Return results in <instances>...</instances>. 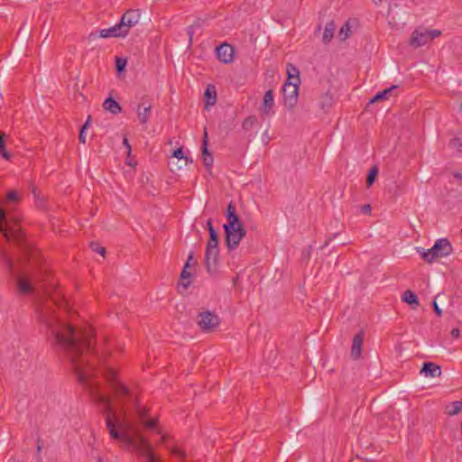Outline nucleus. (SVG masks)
Listing matches in <instances>:
<instances>
[{"instance_id":"1","label":"nucleus","mask_w":462,"mask_h":462,"mask_svg":"<svg viewBox=\"0 0 462 462\" xmlns=\"http://www.w3.org/2000/svg\"><path fill=\"white\" fill-rule=\"evenodd\" d=\"M42 322L46 326L48 340L52 347L61 351L72 365L79 381L89 391L92 399L104 404L106 425L112 439L121 441L126 447H132L146 462H157L152 452V444L141 435L139 430L127 419L126 412L132 406L136 412L139 422L148 430H155L156 420L150 419L147 411L141 408L136 397L117 378L116 371L102 365L100 368L106 381L115 393L122 406L123 418L116 414L111 406V399L100 392L98 383L92 377L96 374V361L102 363L110 355L108 350H102V355L95 348V334L90 326L77 329L61 320L55 310H42Z\"/></svg>"},{"instance_id":"2","label":"nucleus","mask_w":462,"mask_h":462,"mask_svg":"<svg viewBox=\"0 0 462 462\" xmlns=\"http://www.w3.org/2000/svg\"><path fill=\"white\" fill-rule=\"evenodd\" d=\"M226 217L227 223L223 226L226 243L229 250H234L246 236V229L236 214V208L233 201H231L226 208Z\"/></svg>"},{"instance_id":"3","label":"nucleus","mask_w":462,"mask_h":462,"mask_svg":"<svg viewBox=\"0 0 462 462\" xmlns=\"http://www.w3.org/2000/svg\"><path fill=\"white\" fill-rule=\"evenodd\" d=\"M453 251V247L447 238L438 239L430 249L420 250L418 248V252L420 254L421 258L429 263H432L436 259L442 258L449 255Z\"/></svg>"},{"instance_id":"4","label":"nucleus","mask_w":462,"mask_h":462,"mask_svg":"<svg viewBox=\"0 0 462 462\" xmlns=\"http://www.w3.org/2000/svg\"><path fill=\"white\" fill-rule=\"evenodd\" d=\"M292 71L295 73V81L287 80L282 87V94H283V101L284 106L289 109L292 110L298 102L299 97V84H300V77H299V69L296 67H293L290 64Z\"/></svg>"},{"instance_id":"5","label":"nucleus","mask_w":462,"mask_h":462,"mask_svg":"<svg viewBox=\"0 0 462 462\" xmlns=\"http://www.w3.org/2000/svg\"><path fill=\"white\" fill-rule=\"evenodd\" d=\"M0 232H2L4 236L6 237L8 240L13 237L16 241V243H18L21 246H23V234L19 230H15L13 227H9L7 218H6L5 210L1 206H0ZM23 250L29 251V248H27L25 245H23Z\"/></svg>"},{"instance_id":"6","label":"nucleus","mask_w":462,"mask_h":462,"mask_svg":"<svg viewBox=\"0 0 462 462\" xmlns=\"http://www.w3.org/2000/svg\"><path fill=\"white\" fill-rule=\"evenodd\" d=\"M197 323L202 332L208 333L219 326L220 319L214 312L205 310L199 313Z\"/></svg>"},{"instance_id":"7","label":"nucleus","mask_w":462,"mask_h":462,"mask_svg":"<svg viewBox=\"0 0 462 462\" xmlns=\"http://www.w3.org/2000/svg\"><path fill=\"white\" fill-rule=\"evenodd\" d=\"M141 18V11L140 9H129L127 10L120 20V24L124 31H125V34L127 35L130 28L136 25Z\"/></svg>"},{"instance_id":"8","label":"nucleus","mask_w":462,"mask_h":462,"mask_svg":"<svg viewBox=\"0 0 462 462\" xmlns=\"http://www.w3.org/2000/svg\"><path fill=\"white\" fill-rule=\"evenodd\" d=\"M430 41V36L427 33L426 29L416 28L411 36L410 44L413 48H419Z\"/></svg>"},{"instance_id":"9","label":"nucleus","mask_w":462,"mask_h":462,"mask_svg":"<svg viewBox=\"0 0 462 462\" xmlns=\"http://www.w3.org/2000/svg\"><path fill=\"white\" fill-rule=\"evenodd\" d=\"M217 59L223 63H230L234 59V49L228 43H222L216 49Z\"/></svg>"},{"instance_id":"10","label":"nucleus","mask_w":462,"mask_h":462,"mask_svg":"<svg viewBox=\"0 0 462 462\" xmlns=\"http://www.w3.org/2000/svg\"><path fill=\"white\" fill-rule=\"evenodd\" d=\"M273 106H274L273 91L272 89H269L264 93V96H263V104L260 108L262 115L264 116H269L272 113Z\"/></svg>"},{"instance_id":"11","label":"nucleus","mask_w":462,"mask_h":462,"mask_svg":"<svg viewBox=\"0 0 462 462\" xmlns=\"http://www.w3.org/2000/svg\"><path fill=\"white\" fill-rule=\"evenodd\" d=\"M218 254H219L218 249H206L205 264L208 269V272L211 273L216 270Z\"/></svg>"},{"instance_id":"12","label":"nucleus","mask_w":462,"mask_h":462,"mask_svg":"<svg viewBox=\"0 0 462 462\" xmlns=\"http://www.w3.org/2000/svg\"><path fill=\"white\" fill-rule=\"evenodd\" d=\"M99 36L102 38L125 37L126 34L125 31L123 30L120 23H118L110 28L101 30Z\"/></svg>"},{"instance_id":"13","label":"nucleus","mask_w":462,"mask_h":462,"mask_svg":"<svg viewBox=\"0 0 462 462\" xmlns=\"http://www.w3.org/2000/svg\"><path fill=\"white\" fill-rule=\"evenodd\" d=\"M420 374H423L427 377H439L441 375V368L435 363L425 362L420 369Z\"/></svg>"},{"instance_id":"14","label":"nucleus","mask_w":462,"mask_h":462,"mask_svg":"<svg viewBox=\"0 0 462 462\" xmlns=\"http://www.w3.org/2000/svg\"><path fill=\"white\" fill-rule=\"evenodd\" d=\"M364 342V334L363 332H359L355 335L353 338L352 349H351V356L354 359H358L362 354V346Z\"/></svg>"},{"instance_id":"15","label":"nucleus","mask_w":462,"mask_h":462,"mask_svg":"<svg viewBox=\"0 0 462 462\" xmlns=\"http://www.w3.org/2000/svg\"><path fill=\"white\" fill-rule=\"evenodd\" d=\"M189 268V263H185L180 275L179 286L184 290H187L192 283V274L188 271Z\"/></svg>"},{"instance_id":"16","label":"nucleus","mask_w":462,"mask_h":462,"mask_svg":"<svg viewBox=\"0 0 462 462\" xmlns=\"http://www.w3.org/2000/svg\"><path fill=\"white\" fill-rule=\"evenodd\" d=\"M103 107L106 111H108L113 115H117L122 111V107L119 103L112 97L105 99Z\"/></svg>"},{"instance_id":"17","label":"nucleus","mask_w":462,"mask_h":462,"mask_svg":"<svg viewBox=\"0 0 462 462\" xmlns=\"http://www.w3.org/2000/svg\"><path fill=\"white\" fill-rule=\"evenodd\" d=\"M336 28H337V25L334 21H330V22L327 23V24L325 26L324 32H323V36H322L323 43L328 44L330 42V41L334 37Z\"/></svg>"},{"instance_id":"18","label":"nucleus","mask_w":462,"mask_h":462,"mask_svg":"<svg viewBox=\"0 0 462 462\" xmlns=\"http://www.w3.org/2000/svg\"><path fill=\"white\" fill-rule=\"evenodd\" d=\"M398 88V86L393 85L388 88L383 89V91L378 92L371 100L370 103L379 102L382 100L388 99L390 96L393 95V91Z\"/></svg>"},{"instance_id":"19","label":"nucleus","mask_w":462,"mask_h":462,"mask_svg":"<svg viewBox=\"0 0 462 462\" xmlns=\"http://www.w3.org/2000/svg\"><path fill=\"white\" fill-rule=\"evenodd\" d=\"M402 300L404 302L411 305V308L413 310H416L417 307L420 305L418 296L413 291H411L410 290H407L403 292V294L402 296Z\"/></svg>"},{"instance_id":"20","label":"nucleus","mask_w":462,"mask_h":462,"mask_svg":"<svg viewBox=\"0 0 462 462\" xmlns=\"http://www.w3.org/2000/svg\"><path fill=\"white\" fill-rule=\"evenodd\" d=\"M17 289L21 294H30L33 292L32 285L23 277L17 279Z\"/></svg>"},{"instance_id":"21","label":"nucleus","mask_w":462,"mask_h":462,"mask_svg":"<svg viewBox=\"0 0 462 462\" xmlns=\"http://www.w3.org/2000/svg\"><path fill=\"white\" fill-rule=\"evenodd\" d=\"M143 104H140L137 107V116L139 119V122L141 124H146L148 121V118L151 116V105H148L147 106H144L143 109Z\"/></svg>"},{"instance_id":"22","label":"nucleus","mask_w":462,"mask_h":462,"mask_svg":"<svg viewBox=\"0 0 462 462\" xmlns=\"http://www.w3.org/2000/svg\"><path fill=\"white\" fill-rule=\"evenodd\" d=\"M207 106H214L217 101V91L214 86H208L204 93Z\"/></svg>"},{"instance_id":"23","label":"nucleus","mask_w":462,"mask_h":462,"mask_svg":"<svg viewBox=\"0 0 462 462\" xmlns=\"http://www.w3.org/2000/svg\"><path fill=\"white\" fill-rule=\"evenodd\" d=\"M333 102V97L328 93H325L322 95L321 99L319 101V107L322 110L327 111L332 106Z\"/></svg>"},{"instance_id":"24","label":"nucleus","mask_w":462,"mask_h":462,"mask_svg":"<svg viewBox=\"0 0 462 462\" xmlns=\"http://www.w3.org/2000/svg\"><path fill=\"white\" fill-rule=\"evenodd\" d=\"M0 259L5 264L8 272H14V262L12 258L7 254V253L2 249H0Z\"/></svg>"},{"instance_id":"25","label":"nucleus","mask_w":462,"mask_h":462,"mask_svg":"<svg viewBox=\"0 0 462 462\" xmlns=\"http://www.w3.org/2000/svg\"><path fill=\"white\" fill-rule=\"evenodd\" d=\"M462 411V402L456 401L450 403L449 406L447 407V413L450 416H454L459 413Z\"/></svg>"},{"instance_id":"26","label":"nucleus","mask_w":462,"mask_h":462,"mask_svg":"<svg viewBox=\"0 0 462 462\" xmlns=\"http://www.w3.org/2000/svg\"><path fill=\"white\" fill-rule=\"evenodd\" d=\"M206 249H218V235L217 232H211Z\"/></svg>"},{"instance_id":"27","label":"nucleus","mask_w":462,"mask_h":462,"mask_svg":"<svg viewBox=\"0 0 462 462\" xmlns=\"http://www.w3.org/2000/svg\"><path fill=\"white\" fill-rule=\"evenodd\" d=\"M256 123L257 118L255 116H247L242 123V128L245 131H249L255 125Z\"/></svg>"},{"instance_id":"28","label":"nucleus","mask_w":462,"mask_h":462,"mask_svg":"<svg viewBox=\"0 0 462 462\" xmlns=\"http://www.w3.org/2000/svg\"><path fill=\"white\" fill-rule=\"evenodd\" d=\"M5 138L6 134L5 133H0V155H2L5 159L9 160L11 155L5 150Z\"/></svg>"},{"instance_id":"29","label":"nucleus","mask_w":462,"mask_h":462,"mask_svg":"<svg viewBox=\"0 0 462 462\" xmlns=\"http://www.w3.org/2000/svg\"><path fill=\"white\" fill-rule=\"evenodd\" d=\"M377 174H378L377 167L376 166H373L369 170V172H368L367 177H366V186L367 187H371L374 184Z\"/></svg>"},{"instance_id":"30","label":"nucleus","mask_w":462,"mask_h":462,"mask_svg":"<svg viewBox=\"0 0 462 462\" xmlns=\"http://www.w3.org/2000/svg\"><path fill=\"white\" fill-rule=\"evenodd\" d=\"M172 156L174 158L179 159L180 161H183L185 165H188L189 163L192 162L191 159H189L187 156L184 155L182 148H178L173 152Z\"/></svg>"},{"instance_id":"31","label":"nucleus","mask_w":462,"mask_h":462,"mask_svg":"<svg viewBox=\"0 0 462 462\" xmlns=\"http://www.w3.org/2000/svg\"><path fill=\"white\" fill-rule=\"evenodd\" d=\"M351 34V29L348 23H346L342 25L339 31V36L344 41L348 38Z\"/></svg>"},{"instance_id":"32","label":"nucleus","mask_w":462,"mask_h":462,"mask_svg":"<svg viewBox=\"0 0 462 462\" xmlns=\"http://www.w3.org/2000/svg\"><path fill=\"white\" fill-rule=\"evenodd\" d=\"M126 60L121 57H116V69L117 73H122L125 69Z\"/></svg>"},{"instance_id":"33","label":"nucleus","mask_w":462,"mask_h":462,"mask_svg":"<svg viewBox=\"0 0 462 462\" xmlns=\"http://www.w3.org/2000/svg\"><path fill=\"white\" fill-rule=\"evenodd\" d=\"M91 116H88L86 123L82 125L79 134V140L80 143H86V134L85 131L88 128L89 123H90Z\"/></svg>"},{"instance_id":"34","label":"nucleus","mask_w":462,"mask_h":462,"mask_svg":"<svg viewBox=\"0 0 462 462\" xmlns=\"http://www.w3.org/2000/svg\"><path fill=\"white\" fill-rule=\"evenodd\" d=\"M201 150H202V157H205L207 155H211L209 152H208V133L207 131L205 130L204 132V137H203V142H202V147H201Z\"/></svg>"},{"instance_id":"35","label":"nucleus","mask_w":462,"mask_h":462,"mask_svg":"<svg viewBox=\"0 0 462 462\" xmlns=\"http://www.w3.org/2000/svg\"><path fill=\"white\" fill-rule=\"evenodd\" d=\"M90 247L92 251L98 253L102 256H105L106 254V248L103 246H100L97 243L91 242Z\"/></svg>"},{"instance_id":"36","label":"nucleus","mask_w":462,"mask_h":462,"mask_svg":"<svg viewBox=\"0 0 462 462\" xmlns=\"http://www.w3.org/2000/svg\"><path fill=\"white\" fill-rule=\"evenodd\" d=\"M443 296L439 293L433 302H432V306H433V310H434V312L439 316V317H441L442 316V310L439 307L438 303H437V300H439L440 298H442Z\"/></svg>"},{"instance_id":"37","label":"nucleus","mask_w":462,"mask_h":462,"mask_svg":"<svg viewBox=\"0 0 462 462\" xmlns=\"http://www.w3.org/2000/svg\"><path fill=\"white\" fill-rule=\"evenodd\" d=\"M450 145L456 148L458 152H462V137L452 139L450 141Z\"/></svg>"},{"instance_id":"38","label":"nucleus","mask_w":462,"mask_h":462,"mask_svg":"<svg viewBox=\"0 0 462 462\" xmlns=\"http://www.w3.org/2000/svg\"><path fill=\"white\" fill-rule=\"evenodd\" d=\"M18 199V194L14 190H11L6 194V199L10 202L17 201Z\"/></svg>"},{"instance_id":"39","label":"nucleus","mask_w":462,"mask_h":462,"mask_svg":"<svg viewBox=\"0 0 462 462\" xmlns=\"http://www.w3.org/2000/svg\"><path fill=\"white\" fill-rule=\"evenodd\" d=\"M203 163L206 168L209 169L213 164V156L212 155H207L205 157H202Z\"/></svg>"},{"instance_id":"40","label":"nucleus","mask_w":462,"mask_h":462,"mask_svg":"<svg viewBox=\"0 0 462 462\" xmlns=\"http://www.w3.org/2000/svg\"><path fill=\"white\" fill-rule=\"evenodd\" d=\"M427 33L430 36V41L439 37L441 34V32L439 30H427Z\"/></svg>"},{"instance_id":"41","label":"nucleus","mask_w":462,"mask_h":462,"mask_svg":"<svg viewBox=\"0 0 462 462\" xmlns=\"http://www.w3.org/2000/svg\"><path fill=\"white\" fill-rule=\"evenodd\" d=\"M208 233L211 234V232H217V230L214 228L213 226V224H212V220L211 219H208Z\"/></svg>"},{"instance_id":"42","label":"nucleus","mask_w":462,"mask_h":462,"mask_svg":"<svg viewBox=\"0 0 462 462\" xmlns=\"http://www.w3.org/2000/svg\"><path fill=\"white\" fill-rule=\"evenodd\" d=\"M171 454L177 455V456H180V457H184L183 451H181L180 449H179L177 448H172Z\"/></svg>"},{"instance_id":"43","label":"nucleus","mask_w":462,"mask_h":462,"mask_svg":"<svg viewBox=\"0 0 462 462\" xmlns=\"http://www.w3.org/2000/svg\"><path fill=\"white\" fill-rule=\"evenodd\" d=\"M123 144L127 149V152L130 153V152H131V145H130L129 141H128V139L126 137L124 138Z\"/></svg>"},{"instance_id":"44","label":"nucleus","mask_w":462,"mask_h":462,"mask_svg":"<svg viewBox=\"0 0 462 462\" xmlns=\"http://www.w3.org/2000/svg\"><path fill=\"white\" fill-rule=\"evenodd\" d=\"M193 260H194V253L190 252L189 256H188L187 262H186V263H189V267L192 263Z\"/></svg>"},{"instance_id":"45","label":"nucleus","mask_w":462,"mask_h":462,"mask_svg":"<svg viewBox=\"0 0 462 462\" xmlns=\"http://www.w3.org/2000/svg\"><path fill=\"white\" fill-rule=\"evenodd\" d=\"M362 211L365 214L369 213L371 211V206L369 204L364 205L362 207Z\"/></svg>"},{"instance_id":"46","label":"nucleus","mask_w":462,"mask_h":462,"mask_svg":"<svg viewBox=\"0 0 462 462\" xmlns=\"http://www.w3.org/2000/svg\"><path fill=\"white\" fill-rule=\"evenodd\" d=\"M459 333H460V331H459V329H458V328H453V329L451 330V336H452L453 337H457L459 336Z\"/></svg>"},{"instance_id":"47","label":"nucleus","mask_w":462,"mask_h":462,"mask_svg":"<svg viewBox=\"0 0 462 462\" xmlns=\"http://www.w3.org/2000/svg\"><path fill=\"white\" fill-rule=\"evenodd\" d=\"M337 234H334L332 236L328 237V240L326 241L324 246H327L329 245V243L337 236Z\"/></svg>"},{"instance_id":"48","label":"nucleus","mask_w":462,"mask_h":462,"mask_svg":"<svg viewBox=\"0 0 462 462\" xmlns=\"http://www.w3.org/2000/svg\"><path fill=\"white\" fill-rule=\"evenodd\" d=\"M287 72H288V80L289 81H291V79L293 78L295 79V76L293 75V72H291L290 69H288Z\"/></svg>"},{"instance_id":"49","label":"nucleus","mask_w":462,"mask_h":462,"mask_svg":"<svg viewBox=\"0 0 462 462\" xmlns=\"http://www.w3.org/2000/svg\"><path fill=\"white\" fill-rule=\"evenodd\" d=\"M188 34H189V42H191L192 36H193V31H192L191 27H189V29H188Z\"/></svg>"},{"instance_id":"50","label":"nucleus","mask_w":462,"mask_h":462,"mask_svg":"<svg viewBox=\"0 0 462 462\" xmlns=\"http://www.w3.org/2000/svg\"><path fill=\"white\" fill-rule=\"evenodd\" d=\"M454 177L457 180H462V173H459V172H454L453 173Z\"/></svg>"},{"instance_id":"51","label":"nucleus","mask_w":462,"mask_h":462,"mask_svg":"<svg viewBox=\"0 0 462 462\" xmlns=\"http://www.w3.org/2000/svg\"><path fill=\"white\" fill-rule=\"evenodd\" d=\"M40 440H38L37 451L40 452L42 449L41 445L39 444Z\"/></svg>"},{"instance_id":"52","label":"nucleus","mask_w":462,"mask_h":462,"mask_svg":"<svg viewBox=\"0 0 462 462\" xmlns=\"http://www.w3.org/2000/svg\"><path fill=\"white\" fill-rule=\"evenodd\" d=\"M372 1H373L375 5H379V4L382 2V0H372Z\"/></svg>"},{"instance_id":"53","label":"nucleus","mask_w":462,"mask_h":462,"mask_svg":"<svg viewBox=\"0 0 462 462\" xmlns=\"http://www.w3.org/2000/svg\"><path fill=\"white\" fill-rule=\"evenodd\" d=\"M459 111L462 113V103L459 106Z\"/></svg>"},{"instance_id":"54","label":"nucleus","mask_w":462,"mask_h":462,"mask_svg":"<svg viewBox=\"0 0 462 462\" xmlns=\"http://www.w3.org/2000/svg\"><path fill=\"white\" fill-rule=\"evenodd\" d=\"M164 439H165V436H162V441H164Z\"/></svg>"}]
</instances>
